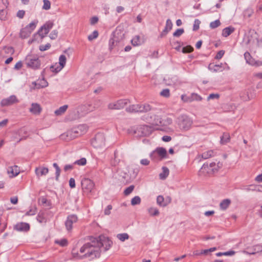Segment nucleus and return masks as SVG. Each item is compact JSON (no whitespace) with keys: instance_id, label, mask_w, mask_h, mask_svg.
<instances>
[{"instance_id":"43","label":"nucleus","mask_w":262,"mask_h":262,"mask_svg":"<svg viewBox=\"0 0 262 262\" xmlns=\"http://www.w3.org/2000/svg\"><path fill=\"white\" fill-rule=\"evenodd\" d=\"M221 25V22L220 20L217 19L215 21H212L210 24V27L211 29H215Z\"/></svg>"},{"instance_id":"20","label":"nucleus","mask_w":262,"mask_h":262,"mask_svg":"<svg viewBox=\"0 0 262 262\" xmlns=\"http://www.w3.org/2000/svg\"><path fill=\"white\" fill-rule=\"evenodd\" d=\"M216 167V163L215 162H211L208 164V163H204L201 167V169L205 170L206 172L209 173L211 171L212 168Z\"/></svg>"},{"instance_id":"46","label":"nucleus","mask_w":262,"mask_h":262,"mask_svg":"<svg viewBox=\"0 0 262 262\" xmlns=\"http://www.w3.org/2000/svg\"><path fill=\"white\" fill-rule=\"evenodd\" d=\"M43 5L42 9L46 10H49L51 8V3L49 0H43Z\"/></svg>"},{"instance_id":"42","label":"nucleus","mask_w":262,"mask_h":262,"mask_svg":"<svg viewBox=\"0 0 262 262\" xmlns=\"http://www.w3.org/2000/svg\"><path fill=\"white\" fill-rule=\"evenodd\" d=\"M193 48L190 45L186 46L182 48V52L183 53H189L193 52Z\"/></svg>"},{"instance_id":"37","label":"nucleus","mask_w":262,"mask_h":262,"mask_svg":"<svg viewBox=\"0 0 262 262\" xmlns=\"http://www.w3.org/2000/svg\"><path fill=\"white\" fill-rule=\"evenodd\" d=\"M117 238L121 242H124L129 238V235L126 233H119L117 235Z\"/></svg>"},{"instance_id":"29","label":"nucleus","mask_w":262,"mask_h":262,"mask_svg":"<svg viewBox=\"0 0 262 262\" xmlns=\"http://www.w3.org/2000/svg\"><path fill=\"white\" fill-rule=\"evenodd\" d=\"M67 61V58L65 55H61L59 58V63L60 66V69L59 70L58 69L57 71H61L62 68H64V67L66 65Z\"/></svg>"},{"instance_id":"63","label":"nucleus","mask_w":262,"mask_h":262,"mask_svg":"<svg viewBox=\"0 0 262 262\" xmlns=\"http://www.w3.org/2000/svg\"><path fill=\"white\" fill-rule=\"evenodd\" d=\"M112 209V206L111 205H108L106 208L104 209V214L105 215H110L111 213V210Z\"/></svg>"},{"instance_id":"52","label":"nucleus","mask_w":262,"mask_h":262,"mask_svg":"<svg viewBox=\"0 0 262 262\" xmlns=\"http://www.w3.org/2000/svg\"><path fill=\"white\" fill-rule=\"evenodd\" d=\"M202 100V97L197 94L192 93L191 96L190 101L192 100L200 101Z\"/></svg>"},{"instance_id":"2","label":"nucleus","mask_w":262,"mask_h":262,"mask_svg":"<svg viewBox=\"0 0 262 262\" xmlns=\"http://www.w3.org/2000/svg\"><path fill=\"white\" fill-rule=\"evenodd\" d=\"M91 144L95 148H102L105 145V137L103 133H97L92 140Z\"/></svg>"},{"instance_id":"61","label":"nucleus","mask_w":262,"mask_h":262,"mask_svg":"<svg viewBox=\"0 0 262 262\" xmlns=\"http://www.w3.org/2000/svg\"><path fill=\"white\" fill-rule=\"evenodd\" d=\"M72 225L73 223L67 219L65 222V225L68 230L70 231L72 229Z\"/></svg>"},{"instance_id":"22","label":"nucleus","mask_w":262,"mask_h":262,"mask_svg":"<svg viewBox=\"0 0 262 262\" xmlns=\"http://www.w3.org/2000/svg\"><path fill=\"white\" fill-rule=\"evenodd\" d=\"M234 30V28L232 26L226 27L223 30L222 35L224 37H227L232 33Z\"/></svg>"},{"instance_id":"5","label":"nucleus","mask_w":262,"mask_h":262,"mask_svg":"<svg viewBox=\"0 0 262 262\" xmlns=\"http://www.w3.org/2000/svg\"><path fill=\"white\" fill-rule=\"evenodd\" d=\"M26 64L28 67L34 70L38 69L40 66V61L38 57L27 56L26 58Z\"/></svg>"},{"instance_id":"49","label":"nucleus","mask_w":262,"mask_h":262,"mask_svg":"<svg viewBox=\"0 0 262 262\" xmlns=\"http://www.w3.org/2000/svg\"><path fill=\"white\" fill-rule=\"evenodd\" d=\"M135 187L134 185H130L127 187L124 191V194L125 195H129L134 190Z\"/></svg>"},{"instance_id":"57","label":"nucleus","mask_w":262,"mask_h":262,"mask_svg":"<svg viewBox=\"0 0 262 262\" xmlns=\"http://www.w3.org/2000/svg\"><path fill=\"white\" fill-rule=\"evenodd\" d=\"M173 24L170 19H168L166 20V26L164 29H167L169 30H171Z\"/></svg>"},{"instance_id":"56","label":"nucleus","mask_w":262,"mask_h":262,"mask_svg":"<svg viewBox=\"0 0 262 262\" xmlns=\"http://www.w3.org/2000/svg\"><path fill=\"white\" fill-rule=\"evenodd\" d=\"M162 124L161 125H168L172 123V120L170 118H167L165 120H162Z\"/></svg>"},{"instance_id":"24","label":"nucleus","mask_w":262,"mask_h":262,"mask_svg":"<svg viewBox=\"0 0 262 262\" xmlns=\"http://www.w3.org/2000/svg\"><path fill=\"white\" fill-rule=\"evenodd\" d=\"M31 32L28 29V28L25 27L23 28L20 32V37L21 38H26L28 37L31 34Z\"/></svg>"},{"instance_id":"34","label":"nucleus","mask_w":262,"mask_h":262,"mask_svg":"<svg viewBox=\"0 0 262 262\" xmlns=\"http://www.w3.org/2000/svg\"><path fill=\"white\" fill-rule=\"evenodd\" d=\"M213 153L214 152L212 150L205 151L202 154V158L204 159H207L213 156Z\"/></svg>"},{"instance_id":"7","label":"nucleus","mask_w":262,"mask_h":262,"mask_svg":"<svg viewBox=\"0 0 262 262\" xmlns=\"http://www.w3.org/2000/svg\"><path fill=\"white\" fill-rule=\"evenodd\" d=\"M81 187L84 192L90 193L93 189L94 183L88 178H83L81 182Z\"/></svg>"},{"instance_id":"15","label":"nucleus","mask_w":262,"mask_h":262,"mask_svg":"<svg viewBox=\"0 0 262 262\" xmlns=\"http://www.w3.org/2000/svg\"><path fill=\"white\" fill-rule=\"evenodd\" d=\"M82 127V126H77L73 128L71 130L68 131L67 132V137L70 136V138H76L81 136L82 134H80L79 129Z\"/></svg>"},{"instance_id":"3","label":"nucleus","mask_w":262,"mask_h":262,"mask_svg":"<svg viewBox=\"0 0 262 262\" xmlns=\"http://www.w3.org/2000/svg\"><path fill=\"white\" fill-rule=\"evenodd\" d=\"M178 122L180 128L185 130L188 129L192 123V120L186 115L179 117Z\"/></svg>"},{"instance_id":"50","label":"nucleus","mask_w":262,"mask_h":262,"mask_svg":"<svg viewBox=\"0 0 262 262\" xmlns=\"http://www.w3.org/2000/svg\"><path fill=\"white\" fill-rule=\"evenodd\" d=\"M184 32V30L183 28L178 29L173 33L174 37H179Z\"/></svg>"},{"instance_id":"30","label":"nucleus","mask_w":262,"mask_h":262,"mask_svg":"<svg viewBox=\"0 0 262 262\" xmlns=\"http://www.w3.org/2000/svg\"><path fill=\"white\" fill-rule=\"evenodd\" d=\"M169 169L166 167H162V172L160 173L159 177L162 180L165 179L169 174Z\"/></svg>"},{"instance_id":"4","label":"nucleus","mask_w":262,"mask_h":262,"mask_svg":"<svg viewBox=\"0 0 262 262\" xmlns=\"http://www.w3.org/2000/svg\"><path fill=\"white\" fill-rule=\"evenodd\" d=\"M133 133L138 136H147L151 134L150 128L149 126L146 125H139L134 127Z\"/></svg>"},{"instance_id":"45","label":"nucleus","mask_w":262,"mask_h":262,"mask_svg":"<svg viewBox=\"0 0 262 262\" xmlns=\"http://www.w3.org/2000/svg\"><path fill=\"white\" fill-rule=\"evenodd\" d=\"M86 163V160L85 158H81L80 160L76 161L74 164H77L78 165L83 166Z\"/></svg>"},{"instance_id":"17","label":"nucleus","mask_w":262,"mask_h":262,"mask_svg":"<svg viewBox=\"0 0 262 262\" xmlns=\"http://www.w3.org/2000/svg\"><path fill=\"white\" fill-rule=\"evenodd\" d=\"M250 35H247L244 38L245 43L247 45L251 43V42H254V40L253 39V37H254L257 40V33L256 32H254V31H250Z\"/></svg>"},{"instance_id":"41","label":"nucleus","mask_w":262,"mask_h":262,"mask_svg":"<svg viewBox=\"0 0 262 262\" xmlns=\"http://www.w3.org/2000/svg\"><path fill=\"white\" fill-rule=\"evenodd\" d=\"M154 115H155V114H154L152 113H150L144 115V118L146 122L150 123V122L152 121V119H154Z\"/></svg>"},{"instance_id":"32","label":"nucleus","mask_w":262,"mask_h":262,"mask_svg":"<svg viewBox=\"0 0 262 262\" xmlns=\"http://www.w3.org/2000/svg\"><path fill=\"white\" fill-rule=\"evenodd\" d=\"M68 106L67 105H64L60 107L58 109L55 111V114L57 116H59L63 114L68 108Z\"/></svg>"},{"instance_id":"53","label":"nucleus","mask_w":262,"mask_h":262,"mask_svg":"<svg viewBox=\"0 0 262 262\" xmlns=\"http://www.w3.org/2000/svg\"><path fill=\"white\" fill-rule=\"evenodd\" d=\"M67 219L71 222L72 223H76L77 221V216L75 214L69 215Z\"/></svg>"},{"instance_id":"14","label":"nucleus","mask_w":262,"mask_h":262,"mask_svg":"<svg viewBox=\"0 0 262 262\" xmlns=\"http://www.w3.org/2000/svg\"><path fill=\"white\" fill-rule=\"evenodd\" d=\"M32 84L34 85L36 89H39L47 87L48 85V83L47 80L42 77L41 79L38 80L37 82H32Z\"/></svg>"},{"instance_id":"48","label":"nucleus","mask_w":262,"mask_h":262,"mask_svg":"<svg viewBox=\"0 0 262 262\" xmlns=\"http://www.w3.org/2000/svg\"><path fill=\"white\" fill-rule=\"evenodd\" d=\"M98 32L96 30L93 31V32L89 35L88 36V39L90 40V41H91L95 38H96L98 36Z\"/></svg>"},{"instance_id":"38","label":"nucleus","mask_w":262,"mask_h":262,"mask_svg":"<svg viewBox=\"0 0 262 262\" xmlns=\"http://www.w3.org/2000/svg\"><path fill=\"white\" fill-rule=\"evenodd\" d=\"M132 44L134 46H139L141 44L140 37L139 35L136 36L131 40Z\"/></svg>"},{"instance_id":"13","label":"nucleus","mask_w":262,"mask_h":262,"mask_svg":"<svg viewBox=\"0 0 262 262\" xmlns=\"http://www.w3.org/2000/svg\"><path fill=\"white\" fill-rule=\"evenodd\" d=\"M139 113H147L149 111H155L156 108L148 103L138 104Z\"/></svg>"},{"instance_id":"1","label":"nucleus","mask_w":262,"mask_h":262,"mask_svg":"<svg viewBox=\"0 0 262 262\" xmlns=\"http://www.w3.org/2000/svg\"><path fill=\"white\" fill-rule=\"evenodd\" d=\"M90 243H87L83 245L80 249V252L85 253L82 256L79 255L76 248H73L72 250V254L74 258L82 259L85 257H91L93 259L99 257L100 255V248L104 247V251L110 249L113 244L112 241L107 237L101 235L97 237H91Z\"/></svg>"},{"instance_id":"54","label":"nucleus","mask_w":262,"mask_h":262,"mask_svg":"<svg viewBox=\"0 0 262 262\" xmlns=\"http://www.w3.org/2000/svg\"><path fill=\"white\" fill-rule=\"evenodd\" d=\"M58 33L57 30H54L50 34L49 37L51 39H55L58 36Z\"/></svg>"},{"instance_id":"9","label":"nucleus","mask_w":262,"mask_h":262,"mask_svg":"<svg viewBox=\"0 0 262 262\" xmlns=\"http://www.w3.org/2000/svg\"><path fill=\"white\" fill-rule=\"evenodd\" d=\"M18 102V99L15 95H11L10 97L2 100L1 105L3 107L12 105L17 103Z\"/></svg>"},{"instance_id":"23","label":"nucleus","mask_w":262,"mask_h":262,"mask_svg":"<svg viewBox=\"0 0 262 262\" xmlns=\"http://www.w3.org/2000/svg\"><path fill=\"white\" fill-rule=\"evenodd\" d=\"M230 204L231 200L230 199H224L220 204V209L223 210H225L228 208Z\"/></svg>"},{"instance_id":"51","label":"nucleus","mask_w":262,"mask_h":262,"mask_svg":"<svg viewBox=\"0 0 262 262\" xmlns=\"http://www.w3.org/2000/svg\"><path fill=\"white\" fill-rule=\"evenodd\" d=\"M7 11L4 9L0 10V19L5 20L7 18Z\"/></svg>"},{"instance_id":"58","label":"nucleus","mask_w":262,"mask_h":262,"mask_svg":"<svg viewBox=\"0 0 262 262\" xmlns=\"http://www.w3.org/2000/svg\"><path fill=\"white\" fill-rule=\"evenodd\" d=\"M50 47L51 45L49 43H48L45 45H40L39 46V50L41 51H45L50 49Z\"/></svg>"},{"instance_id":"60","label":"nucleus","mask_w":262,"mask_h":262,"mask_svg":"<svg viewBox=\"0 0 262 262\" xmlns=\"http://www.w3.org/2000/svg\"><path fill=\"white\" fill-rule=\"evenodd\" d=\"M224 54H225V51L224 50H220L217 53V54L215 57V58L216 59H220L222 58V57L223 56Z\"/></svg>"},{"instance_id":"64","label":"nucleus","mask_w":262,"mask_h":262,"mask_svg":"<svg viewBox=\"0 0 262 262\" xmlns=\"http://www.w3.org/2000/svg\"><path fill=\"white\" fill-rule=\"evenodd\" d=\"M223 166V164L222 163L219 162L217 164H216V167L215 168H212L211 169V171L214 172V171H217L218 169L220 168H221Z\"/></svg>"},{"instance_id":"21","label":"nucleus","mask_w":262,"mask_h":262,"mask_svg":"<svg viewBox=\"0 0 262 262\" xmlns=\"http://www.w3.org/2000/svg\"><path fill=\"white\" fill-rule=\"evenodd\" d=\"M160 157V159H163L166 158L167 151L164 147H158L155 150Z\"/></svg>"},{"instance_id":"10","label":"nucleus","mask_w":262,"mask_h":262,"mask_svg":"<svg viewBox=\"0 0 262 262\" xmlns=\"http://www.w3.org/2000/svg\"><path fill=\"white\" fill-rule=\"evenodd\" d=\"M244 253L248 255H254L259 252H262V245L257 244L252 247L248 248L247 250L243 252Z\"/></svg>"},{"instance_id":"35","label":"nucleus","mask_w":262,"mask_h":262,"mask_svg":"<svg viewBox=\"0 0 262 262\" xmlns=\"http://www.w3.org/2000/svg\"><path fill=\"white\" fill-rule=\"evenodd\" d=\"M37 23H38V20H34L33 21H32L31 23H30L29 25H28L26 27L28 28V29L31 32H32V31L35 29Z\"/></svg>"},{"instance_id":"62","label":"nucleus","mask_w":262,"mask_h":262,"mask_svg":"<svg viewBox=\"0 0 262 262\" xmlns=\"http://www.w3.org/2000/svg\"><path fill=\"white\" fill-rule=\"evenodd\" d=\"M25 14V11L24 10H19L17 12L16 16L19 18L22 19L24 18Z\"/></svg>"},{"instance_id":"19","label":"nucleus","mask_w":262,"mask_h":262,"mask_svg":"<svg viewBox=\"0 0 262 262\" xmlns=\"http://www.w3.org/2000/svg\"><path fill=\"white\" fill-rule=\"evenodd\" d=\"M35 172L38 177L42 176L48 173L49 169L47 167H39L35 168Z\"/></svg>"},{"instance_id":"6","label":"nucleus","mask_w":262,"mask_h":262,"mask_svg":"<svg viewBox=\"0 0 262 262\" xmlns=\"http://www.w3.org/2000/svg\"><path fill=\"white\" fill-rule=\"evenodd\" d=\"M129 103V100L127 99H120L114 103H109L108 108L110 110H120L123 108Z\"/></svg>"},{"instance_id":"40","label":"nucleus","mask_w":262,"mask_h":262,"mask_svg":"<svg viewBox=\"0 0 262 262\" xmlns=\"http://www.w3.org/2000/svg\"><path fill=\"white\" fill-rule=\"evenodd\" d=\"M141 203V199L139 196H135L131 200V204L133 206L139 205Z\"/></svg>"},{"instance_id":"28","label":"nucleus","mask_w":262,"mask_h":262,"mask_svg":"<svg viewBox=\"0 0 262 262\" xmlns=\"http://www.w3.org/2000/svg\"><path fill=\"white\" fill-rule=\"evenodd\" d=\"M150 123L155 125H161L162 124V118L160 117V116L155 115H154V119Z\"/></svg>"},{"instance_id":"59","label":"nucleus","mask_w":262,"mask_h":262,"mask_svg":"<svg viewBox=\"0 0 262 262\" xmlns=\"http://www.w3.org/2000/svg\"><path fill=\"white\" fill-rule=\"evenodd\" d=\"M220 97V95L218 94H210L207 97V100H209L210 99H219Z\"/></svg>"},{"instance_id":"39","label":"nucleus","mask_w":262,"mask_h":262,"mask_svg":"<svg viewBox=\"0 0 262 262\" xmlns=\"http://www.w3.org/2000/svg\"><path fill=\"white\" fill-rule=\"evenodd\" d=\"M150 157L155 162H157L158 161L161 160V159H160L159 155L157 154V153L156 152V151L155 150H154L153 151H152L150 153Z\"/></svg>"},{"instance_id":"36","label":"nucleus","mask_w":262,"mask_h":262,"mask_svg":"<svg viewBox=\"0 0 262 262\" xmlns=\"http://www.w3.org/2000/svg\"><path fill=\"white\" fill-rule=\"evenodd\" d=\"M149 214L151 216H158L159 214V211L156 208L151 207L148 209Z\"/></svg>"},{"instance_id":"12","label":"nucleus","mask_w":262,"mask_h":262,"mask_svg":"<svg viewBox=\"0 0 262 262\" xmlns=\"http://www.w3.org/2000/svg\"><path fill=\"white\" fill-rule=\"evenodd\" d=\"M14 229L18 231L27 232L30 229V225L28 223H19L14 226Z\"/></svg>"},{"instance_id":"55","label":"nucleus","mask_w":262,"mask_h":262,"mask_svg":"<svg viewBox=\"0 0 262 262\" xmlns=\"http://www.w3.org/2000/svg\"><path fill=\"white\" fill-rule=\"evenodd\" d=\"M55 242L62 247L66 246L68 245V241L65 238L60 241H56Z\"/></svg>"},{"instance_id":"44","label":"nucleus","mask_w":262,"mask_h":262,"mask_svg":"<svg viewBox=\"0 0 262 262\" xmlns=\"http://www.w3.org/2000/svg\"><path fill=\"white\" fill-rule=\"evenodd\" d=\"M160 95L165 98H168L170 96V91L168 89H163L160 92Z\"/></svg>"},{"instance_id":"16","label":"nucleus","mask_w":262,"mask_h":262,"mask_svg":"<svg viewBox=\"0 0 262 262\" xmlns=\"http://www.w3.org/2000/svg\"><path fill=\"white\" fill-rule=\"evenodd\" d=\"M42 108L40 105L37 103H33L29 111L31 113L34 115H39L41 112Z\"/></svg>"},{"instance_id":"8","label":"nucleus","mask_w":262,"mask_h":262,"mask_svg":"<svg viewBox=\"0 0 262 262\" xmlns=\"http://www.w3.org/2000/svg\"><path fill=\"white\" fill-rule=\"evenodd\" d=\"M54 25L53 22L51 21H47L38 30L37 34L43 38L50 31Z\"/></svg>"},{"instance_id":"47","label":"nucleus","mask_w":262,"mask_h":262,"mask_svg":"<svg viewBox=\"0 0 262 262\" xmlns=\"http://www.w3.org/2000/svg\"><path fill=\"white\" fill-rule=\"evenodd\" d=\"M201 24V21L198 19H196L194 20L193 26V31H196L199 30L200 27V25Z\"/></svg>"},{"instance_id":"27","label":"nucleus","mask_w":262,"mask_h":262,"mask_svg":"<svg viewBox=\"0 0 262 262\" xmlns=\"http://www.w3.org/2000/svg\"><path fill=\"white\" fill-rule=\"evenodd\" d=\"M36 219L37 221L40 223H45L47 222L45 213L43 211H40L38 213Z\"/></svg>"},{"instance_id":"26","label":"nucleus","mask_w":262,"mask_h":262,"mask_svg":"<svg viewBox=\"0 0 262 262\" xmlns=\"http://www.w3.org/2000/svg\"><path fill=\"white\" fill-rule=\"evenodd\" d=\"M138 104H133L126 108V111L128 113H139Z\"/></svg>"},{"instance_id":"25","label":"nucleus","mask_w":262,"mask_h":262,"mask_svg":"<svg viewBox=\"0 0 262 262\" xmlns=\"http://www.w3.org/2000/svg\"><path fill=\"white\" fill-rule=\"evenodd\" d=\"M230 140V136L229 133H224L222 136L221 137V143L225 144L228 143Z\"/></svg>"},{"instance_id":"31","label":"nucleus","mask_w":262,"mask_h":262,"mask_svg":"<svg viewBox=\"0 0 262 262\" xmlns=\"http://www.w3.org/2000/svg\"><path fill=\"white\" fill-rule=\"evenodd\" d=\"M157 203L161 207H165L168 203L164 202V198L162 195H159L157 196Z\"/></svg>"},{"instance_id":"11","label":"nucleus","mask_w":262,"mask_h":262,"mask_svg":"<svg viewBox=\"0 0 262 262\" xmlns=\"http://www.w3.org/2000/svg\"><path fill=\"white\" fill-rule=\"evenodd\" d=\"M112 36L113 37L109 40V48L110 50H112L114 46L117 45V43L119 42L122 38L121 35L120 36H118V33L117 31L113 32Z\"/></svg>"},{"instance_id":"33","label":"nucleus","mask_w":262,"mask_h":262,"mask_svg":"<svg viewBox=\"0 0 262 262\" xmlns=\"http://www.w3.org/2000/svg\"><path fill=\"white\" fill-rule=\"evenodd\" d=\"M244 57L247 63L252 65L254 64V59L248 52H246L245 53Z\"/></svg>"},{"instance_id":"18","label":"nucleus","mask_w":262,"mask_h":262,"mask_svg":"<svg viewBox=\"0 0 262 262\" xmlns=\"http://www.w3.org/2000/svg\"><path fill=\"white\" fill-rule=\"evenodd\" d=\"M7 172L9 174L11 173L12 174V177H14L17 176L19 173L20 169L17 165H14L13 166L9 167Z\"/></svg>"}]
</instances>
